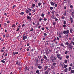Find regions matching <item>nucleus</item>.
Returning a JSON list of instances; mask_svg holds the SVG:
<instances>
[{"mask_svg": "<svg viewBox=\"0 0 74 74\" xmlns=\"http://www.w3.org/2000/svg\"><path fill=\"white\" fill-rule=\"evenodd\" d=\"M50 59L51 60H52V62H54L55 60H56V57L53 56H51L50 57Z\"/></svg>", "mask_w": 74, "mask_h": 74, "instance_id": "f257e3e1", "label": "nucleus"}, {"mask_svg": "<svg viewBox=\"0 0 74 74\" xmlns=\"http://www.w3.org/2000/svg\"><path fill=\"white\" fill-rule=\"evenodd\" d=\"M71 15H72V18L74 17V10L71 13Z\"/></svg>", "mask_w": 74, "mask_h": 74, "instance_id": "f03ea898", "label": "nucleus"}, {"mask_svg": "<svg viewBox=\"0 0 74 74\" xmlns=\"http://www.w3.org/2000/svg\"><path fill=\"white\" fill-rule=\"evenodd\" d=\"M50 52H49V49H47L46 50V55H48L49 53Z\"/></svg>", "mask_w": 74, "mask_h": 74, "instance_id": "7ed1b4c3", "label": "nucleus"}, {"mask_svg": "<svg viewBox=\"0 0 74 74\" xmlns=\"http://www.w3.org/2000/svg\"><path fill=\"white\" fill-rule=\"evenodd\" d=\"M38 58L37 57H36L35 58V61L36 62V63H38Z\"/></svg>", "mask_w": 74, "mask_h": 74, "instance_id": "20e7f679", "label": "nucleus"}, {"mask_svg": "<svg viewBox=\"0 0 74 74\" xmlns=\"http://www.w3.org/2000/svg\"><path fill=\"white\" fill-rule=\"evenodd\" d=\"M23 40H25V39H26V38H27V36H23Z\"/></svg>", "mask_w": 74, "mask_h": 74, "instance_id": "39448f33", "label": "nucleus"}, {"mask_svg": "<svg viewBox=\"0 0 74 74\" xmlns=\"http://www.w3.org/2000/svg\"><path fill=\"white\" fill-rule=\"evenodd\" d=\"M69 19L71 20V23H72L73 22V18L72 17H70L69 18Z\"/></svg>", "mask_w": 74, "mask_h": 74, "instance_id": "423d86ee", "label": "nucleus"}, {"mask_svg": "<svg viewBox=\"0 0 74 74\" xmlns=\"http://www.w3.org/2000/svg\"><path fill=\"white\" fill-rule=\"evenodd\" d=\"M43 59H45V60H48V58H47V56H45V55H44L43 56Z\"/></svg>", "mask_w": 74, "mask_h": 74, "instance_id": "0eeeda50", "label": "nucleus"}, {"mask_svg": "<svg viewBox=\"0 0 74 74\" xmlns=\"http://www.w3.org/2000/svg\"><path fill=\"white\" fill-rule=\"evenodd\" d=\"M18 53H19L18 52H15H15H13V54L14 55H17V54H18Z\"/></svg>", "mask_w": 74, "mask_h": 74, "instance_id": "6e6552de", "label": "nucleus"}, {"mask_svg": "<svg viewBox=\"0 0 74 74\" xmlns=\"http://www.w3.org/2000/svg\"><path fill=\"white\" fill-rule=\"evenodd\" d=\"M27 66H26L24 68V71H27Z\"/></svg>", "mask_w": 74, "mask_h": 74, "instance_id": "1a4fd4ad", "label": "nucleus"}, {"mask_svg": "<svg viewBox=\"0 0 74 74\" xmlns=\"http://www.w3.org/2000/svg\"><path fill=\"white\" fill-rule=\"evenodd\" d=\"M50 3L51 5H54V3L53 2L51 1L50 2Z\"/></svg>", "mask_w": 74, "mask_h": 74, "instance_id": "9d476101", "label": "nucleus"}, {"mask_svg": "<svg viewBox=\"0 0 74 74\" xmlns=\"http://www.w3.org/2000/svg\"><path fill=\"white\" fill-rule=\"evenodd\" d=\"M20 37V35L18 34V36L16 37V38H17L18 40H19V37Z\"/></svg>", "mask_w": 74, "mask_h": 74, "instance_id": "9b49d317", "label": "nucleus"}, {"mask_svg": "<svg viewBox=\"0 0 74 74\" xmlns=\"http://www.w3.org/2000/svg\"><path fill=\"white\" fill-rule=\"evenodd\" d=\"M57 57L58 58H60V54H57Z\"/></svg>", "mask_w": 74, "mask_h": 74, "instance_id": "f8f14e48", "label": "nucleus"}, {"mask_svg": "<svg viewBox=\"0 0 74 74\" xmlns=\"http://www.w3.org/2000/svg\"><path fill=\"white\" fill-rule=\"evenodd\" d=\"M36 73L38 74H40V73H39V70H37L36 71Z\"/></svg>", "mask_w": 74, "mask_h": 74, "instance_id": "ddd939ff", "label": "nucleus"}, {"mask_svg": "<svg viewBox=\"0 0 74 74\" xmlns=\"http://www.w3.org/2000/svg\"><path fill=\"white\" fill-rule=\"evenodd\" d=\"M38 67L39 69H42V66H41V65L38 66Z\"/></svg>", "mask_w": 74, "mask_h": 74, "instance_id": "4468645a", "label": "nucleus"}, {"mask_svg": "<svg viewBox=\"0 0 74 74\" xmlns=\"http://www.w3.org/2000/svg\"><path fill=\"white\" fill-rule=\"evenodd\" d=\"M27 19H29V20H30V19H31V17H30V16H28L27 17Z\"/></svg>", "mask_w": 74, "mask_h": 74, "instance_id": "2eb2a0df", "label": "nucleus"}, {"mask_svg": "<svg viewBox=\"0 0 74 74\" xmlns=\"http://www.w3.org/2000/svg\"><path fill=\"white\" fill-rule=\"evenodd\" d=\"M69 32H70V31L69 30H67L66 31V34H68V33H69Z\"/></svg>", "mask_w": 74, "mask_h": 74, "instance_id": "dca6fc26", "label": "nucleus"}, {"mask_svg": "<svg viewBox=\"0 0 74 74\" xmlns=\"http://www.w3.org/2000/svg\"><path fill=\"white\" fill-rule=\"evenodd\" d=\"M48 68V66H46L45 67V68H44V70H47V69Z\"/></svg>", "mask_w": 74, "mask_h": 74, "instance_id": "f3484780", "label": "nucleus"}, {"mask_svg": "<svg viewBox=\"0 0 74 74\" xmlns=\"http://www.w3.org/2000/svg\"><path fill=\"white\" fill-rule=\"evenodd\" d=\"M73 28H71L70 29V32L71 33H72L73 31Z\"/></svg>", "mask_w": 74, "mask_h": 74, "instance_id": "a211bd4d", "label": "nucleus"}, {"mask_svg": "<svg viewBox=\"0 0 74 74\" xmlns=\"http://www.w3.org/2000/svg\"><path fill=\"white\" fill-rule=\"evenodd\" d=\"M68 70V69H67V68H66L64 69V72H67V71Z\"/></svg>", "mask_w": 74, "mask_h": 74, "instance_id": "6ab92c4d", "label": "nucleus"}, {"mask_svg": "<svg viewBox=\"0 0 74 74\" xmlns=\"http://www.w3.org/2000/svg\"><path fill=\"white\" fill-rule=\"evenodd\" d=\"M48 73H49V71H48L47 70L46 71H45V74H48Z\"/></svg>", "mask_w": 74, "mask_h": 74, "instance_id": "aec40b11", "label": "nucleus"}, {"mask_svg": "<svg viewBox=\"0 0 74 74\" xmlns=\"http://www.w3.org/2000/svg\"><path fill=\"white\" fill-rule=\"evenodd\" d=\"M44 59H41V63H43V62H44Z\"/></svg>", "mask_w": 74, "mask_h": 74, "instance_id": "412c9836", "label": "nucleus"}, {"mask_svg": "<svg viewBox=\"0 0 74 74\" xmlns=\"http://www.w3.org/2000/svg\"><path fill=\"white\" fill-rule=\"evenodd\" d=\"M60 31H59L58 32H57V35L59 36V34H60Z\"/></svg>", "mask_w": 74, "mask_h": 74, "instance_id": "4be33fe9", "label": "nucleus"}, {"mask_svg": "<svg viewBox=\"0 0 74 74\" xmlns=\"http://www.w3.org/2000/svg\"><path fill=\"white\" fill-rule=\"evenodd\" d=\"M30 13V12H29V11L28 10H27L26 11V14H28V13Z\"/></svg>", "mask_w": 74, "mask_h": 74, "instance_id": "5701e85b", "label": "nucleus"}, {"mask_svg": "<svg viewBox=\"0 0 74 74\" xmlns=\"http://www.w3.org/2000/svg\"><path fill=\"white\" fill-rule=\"evenodd\" d=\"M63 33L64 34H66V31H64L63 32Z\"/></svg>", "mask_w": 74, "mask_h": 74, "instance_id": "b1692460", "label": "nucleus"}, {"mask_svg": "<svg viewBox=\"0 0 74 74\" xmlns=\"http://www.w3.org/2000/svg\"><path fill=\"white\" fill-rule=\"evenodd\" d=\"M65 44L66 45H69V42H67L65 43Z\"/></svg>", "mask_w": 74, "mask_h": 74, "instance_id": "393cba45", "label": "nucleus"}, {"mask_svg": "<svg viewBox=\"0 0 74 74\" xmlns=\"http://www.w3.org/2000/svg\"><path fill=\"white\" fill-rule=\"evenodd\" d=\"M48 41H47L46 42L45 45H48Z\"/></svg>", "mask_w": 74, "mask_h": 74, "instance_id": "a878e982", "label": "nucleus"}, {"mask_svg": "<svg viewBox=\"0 0 74 74\" xmlns=\"http://www.w3.org/2000/svg\"><path fill=\"white\" fill-rule=\"evenodd\" d=\"M41 5V3L40 2H39V3H38V6H40Z\"/></svg>", "mask_w": 74, "mask_h": 74, "instance_id": "bb28decb", "label": "nucleus"}, {"mask_svg": "<svg viewBox=\"0 0 74 74\" xmlns=\"http://www.w3.org/2000/svg\"><path fill=\"white\" fill-rule=\"evenodd\" d=\"M1 62H2V63H5V61L2 60H1Z\"/></svg>", "mask_w": 74, "mask_h": 74, "instance_id": "cd10ccee", "label": "nucleus"}, {"mask_svg": "<svg viewBox=\"0 0 74 74\" xmlns=\"http://www.w3.org/2000/svg\"><path fill=\"white\" fill-rule=\"evenodd\" d=\"M67 12V11L66 10H65V12L64 13V15L66 16V13Z\"/></svg>", "mask_w": 74, "mask_h": 74, "instance_id": "c85d7f7f", "label": "nucleus"}, {"mask_svg": "<svg viewBox=\"0 0 74 74\" xmlns=\"http://www.w3.org/2000/svg\"><path fill=\"white\" fill-rule=\"evenodd\" d=\"M71 73H74V70H72L71 71Z\"/></svg>", "mask_w": 74, "mask_h": 74, "instance_id": "c756f323", "label": "nucleus"}, {"mask_svg": "<svg viewBox=\"0 0 74 74\" xmlns=\"http://www.w3.org/2000/svg\"><path fill=\"white\" fill-rule=\"evenodd\" d=\"M73 46H70L69 48L70 49H71V50L73 48Z\"/></svg>", "mask_w": 74, "mask_h": 74, "instance_id": "7c9ffc66", "label": "nucleus"}, {"mask_svg": "<svg viewBox=\"0 0 74 74\" xmlns=\"http://www.w3.org/2000/svg\"><path fill=\"white\" fill-rule=\"evenodd\" d=\"M67 67V65H64V67H63V68H66V67Z\"/></svg>", "mask_w": 74, "mask_h": 74, "instance_id": "2f4dec72", "label": "nucleus"}, {"mask_svg": "<svg viewBox=\"0 0 74 74\" xmlns=\"http://www.w3.org/2000/svg\"><path fill=\"white\" fill-rule=\"evenodd\" d=\"M56 64L55 62H54L53 63V66L54 67L55 66H56Z\"/></svg>", "mask_w": 74, "mask_h": 74, "instance_id": "473e14b6", "label": "nucleus"}, {"mask_svg": "<svg viewBox=\"0 0 74 74\" xmlns=\"http://www.w3.org/2000/svg\"><path fill=\"white\" fill-rule=\"evenodd\" d=\"M71 67H69V71H70V70H71Z\"/></svg>", "mask_w": 74, "mask_h": 74, "instance_id": "72a5a7b5", "label": "nucleus"}, {"mask_svg": "<svg viewBox=\"0 0 74 74\" xmlns=\"http://www.w3.org/2000/svg\"><path fill=\"white\" fill-rule=\"evenodd\" d=\"M44 16V13H42L41 15V16L42 17H43Z\"/></svg>", "mask_w": 74, "mask_h": 74, "instance_id": "f704fd0d", "label": "nucleus"}, {"mask_svg": "<svg viewBox=\"0 0 74 74\" xmlns=\"http://www.w3.org/2000/svg\"><path fill=\"white\" fill-rule=\"evenodd\" d=\"M59 37L60 38H62V34H60L59 35Z\"/></svg>", "mask_w": 74, "mask_h": 74, "instance_id": "c9c22d12", "label": "nucleus"}, {"mask_svg": "<svg viewBox=\"0 0 74 74\" xmlns=\"http://www.w3.org/2000/svg\"><path fill=\"white\" fill-rule=\"evenodd\" d=\"M64 63H66V64L67 63V60H65V62Z\"/></svg>", "mask_w": 74, "mask_h": 74, "instance_id": "e433bc0d", "label": "nucleus"}, {"mask_svg": "<svg viewBox=\"0 0 74 74\" xmlns=\"http://www.w3.org/2000/svg\"><path fill=\"white\" fill-rule=\"evenodd\" d=\"M39 22H38V23H37V24L36 25V26H38L39 25Z\"/></svg>", "mask_w": 74, "mask_h": 74, "instance_id": "4c0bfd02", "label": "nucleus"}, {"mask_svg": "<svg viewBox=\"0 0 74 74\" xmlns=\"http://www.w3.org/2000/svg\"><path fill=\"white\" fill-rule=\"evenodd\" d=\"M53 7H51L50 8V9L51 10H53Z\"/></svg>", "mask_w": 74, "mask_h": 74, "instance_id": "58836bf2", "label": "nucleus"}, {"mask_svg": "<svg viewBox=\"0 0 74 74\" xmlns=\"http://www.w3.org/2000/svg\"><path fill=\"white\" fill-rule=\"evenodd\" d=\"M58 19H57V18H55V21H56V22H57V21H58Z\"/></svg>", "mask_w": 74, "mask_h": 74, "instance_id": "ea45409f", "label": "nucleus"}, {"mask_svg": "<svg viewBox=\"0 0 74 74\" xmlns=\"http://www.w3.org/2000/svg\"><path fill=\"white\" fill-rule=\"evenodd\" d=\"M12 27H15V25L14 24L13 25H12Z\"/></svg>", "mask_w": 74, "mask_h": 74, "instance_id": "a19ab883", "label": "nucleus"}, {"mask_svg": "<svg viewBox=\"0 0 74 74\" xmlns=\"http://www.w3.org/2000/svg\"><path fill=\"white\" fill-rule=\"evenodd\" d=\"M44 36H47V34L44 33Z\"/></svg>", "mask_w": 74, "mask_h": 74, "instance_id": "79ce46f5", "label": "nucleus"}, {"mask_svg": "<svg viewBox=\"0 0 74 74\" xmlns=\"http://www.w3.org/2000/svg\"><path fill=\"white\" fill-rule=\"evenodd\" d=\"M44 20L45 21H47V18H46L45 17H44Z\"/></svg>", "mask_w": 74, "mask_h": 74, "instance_id": "37998d69", "label": "nucleus"}, {"mask_svg": "<svg viewBox=\"0 0 74 74\" xmlns=\"http://www.w3.org/2000/svg\"><path fill=\"white\" fill-rule=\"evenodd\" d=\"M41 21H42V19L41 18H40L39 19V22H41Z\"/></svg>", "mask_w": 74, "mask_h": 74, "instance_id": "c03bdc74", "label": "nucleus"}, {"mask_svg": "<svg viewBox=\"0 0 74 74\" xmlns=\"http://www.w3.org/2000/svg\"><path fill=\"white\" fill-rule=\"evenodd\" d=\"M61 46H63V47H64V45L63 43H61L60 45Z\"/></svg>", "mask_w": 74, "mask_h": 74, "instance_id": "a18cd8bd", "label": "nucleus"}, {"mask_svg": "<svg viewBox=\"0 0 74 74\" xmlns=\"http://www.w3.org/2000/svg\"><path fill=\"white\" fill-rule=\"evenodd\" d=\"M66 59H69V56H66Z\"/></svg>", "mask_w": 74, "mask_h": 74, "instance_id": "49530a36", "label": "nucleus"}, {"mask_svg": "<svg viewBox=\"0 0 74 74\" xmlns=\"http://www.w3.org/2000/svg\"><path fill=\"white\" fill-rule=\"evenodd\" d=\"M21 15H23L24 14V12H21L20 13Z\"/></svg>", "mask_w": 74, "mask_h": 74, "instance_id": "de8ad7c7", "label": "nucleus"}, {"mask_svg": "<svg viewBox=\"0 0 74 74\" xmlns=\"http://www.w3.org/2000/svg\"><path fill=\"white\" fill-rule=\"evenodd\" d=\"M66 27V25L65 24H64V25H63V27Z\"/></svg>", "mask_w": 74, "mask_h": 74, "instance_id": "09e8293b", "label": "nucleus"}, {"mask_svg": "<svg viewBox=\"0 0 74 74\" xmlns=\"http://www.w3.org/2000/svg\"><path fill=\"white\" fill-rule=\"evenodd\" d=\"M64 24H65V25H66V20H65L64 22Z\"/></svg>", "mask_w": 74, "mask_h": 74, "instance_id": "8fccbe9b", "label": "nucleus"}, {"mask_svg": "<svg viewBox=\"0 0 74 74\" xmlns=\"http://www.w3.org/2000/svg\"><path fill=\"white\" fill-rule=\"evenodd\" d=\"M27 8V9H28V10H29V11H32V9H30L28 8Z\"/></svg>", "mask_w": 74, "mask_h": 74, "instance_id": "3c124183", "label": "nucleus"}, {"mask_svg": "<svg viewBox=\"0 0 74 74\" xmlns=\"http://www.w3.org/2000/svg\"><path fill=\"white\" fill-rule=\"evenodd\" d=\"M53 25H56V22H54L53 24Z\"/></svg>", "mask_w": 74, "mask_h": 74, "instance_id": "603ef678", "label": "nucleus"}, {"mask_svg": "<svg viewBox=\"0 0 74 74\" xmlns=\"http://www.w3.org/2000/svg\"><path fill=\"white\" fill-rule=\"evenodd\" d=\"M7 25V23H4V26H6V25Z\"/></svg>", "mask_w": 74, "mask_h": 74, "instance_id": "864d4df0", "label": "nucleus"}, {"mask_svg": "<svg viewBox=\"0 0 74 74\" xmlns=\"http://www.w3.org/2000/svg\"><path fill=\"white\" fill-rule=\"evenodd\" d=\"M56 16H57V17H58V16H59V14H56Z\"/></svg>", "mask_w": 74, "mask_h": 74, "instance_id": "5fc2aeb1", "label": "nucleus"}, {"mask_svg": "<svg viewBox=\"0 0 74 74\" xmlns=\"http://www.w3.org/2000/svg\"><path fill=\"white\" fill-rule=\"evenodd\" d=\"M7 55H8V54H7V53H6L5 54V56H7Z\"/></svg>", "mask_w": 74, "mask_h": 74, "instance_id": "6e6d98bb", "label": "nucleus"}, {"mask_svg": "<svg viewBox=\"0 0 74 74\" xmlns=\"http://www.w3.org/2000/svg\"><path fill=\"white\" fill-rule=\"evenodd\" d=\"M54 4H55V7H57V4H55V3H54Z\"/></svg>", "mask_w": 74, "mask_h": 74, "instance_id": "4d7b16f0", "label": "nucleus"}, {"mask_svg": "<svg viewBox=\"0 0 74 74\" xmlns=\"http://www.w3.org/2000/svg\"><path fill=\"white\" fill-rule=\"evenodd\" d=\"M32 6L33 7H34V6H35V4H33Z\"/></svg>", "mask_w": 74, "mask_h": 74, "instance_id": "13d9d810", "label": "nucleus"}, {"mask_svg": "<svg viewBox=\"0 0 74 74\" xmlns=\"http://www.w3.org/2000/svg\"><path fill=\"white\" fill-rule=\"evenodd\" d=\"M62 57H60V60H62Z\"/></svg>", "mask_w": 74, "mask_h": 74, "instance_id": "bf43d9fd", "label": "nucleus"}, {"mask_svg": "<svg viewBox=\"0 0 74 74\" xmlns=\"http://www.w3.org/2000/svg\"><path fill=\"white\" fill-rule=\"evenodd\" d=\"M30 74H33V71H31L30 73Z\"/></svg>", "mask_w": 74, "mask_h": 74, "instance_id": "052dcab7", "label": "nucleus"}, {"mask_svg": "<svg viewBox=\"0 0 74 74\" xmlns=\"http://www.w3.org/2000/svg\"><path fill=\"white\" fill-rule=\"evenodd\" d=\"M50 14V12H48L47 13V15H49Z\"/></svg>", "mask_w": 74, "mask_h": 74, "instance_id": "680f3d73", "label": "nucleus"}, {"mask_svg": "<svg viewBox=\"0 0 74 74\" xmlns=\"http://www.w3.org/2000/svg\"><path fill=\"white\" fill-rule=\"evenodd\" d=\"M51 68L52 69H53V66H51Z\"/></svg>", "mask_w": 74, "mask_h": 74, "instance_id": "e2e57ef3", "label": "nucleus"}, {"mask_svg": "<svg viewBox=\"0 0 74 74\" xmlns=\"http://www.w3.org/2000/svg\"><path fill=\"white\" fill-rule=\"evenodd\" d=\"M3 38H5V35L4 34L3 35Z\"/></svg>", "mask_w": 74, "mask_h": 74, "instance_id": "0e129e2a", "label": "nucleus"}, {"mask_svg": "<svg viewBox=\"0 0 74 74\" xmlns=\"http://www.w3.org/2000/svg\"><path fill=\"white\" fill-rule=\"evenodd\" d=\"M25 24H23L22 25V27H24V26H25Z\"/></svg>", "mask_w": 74, "mask_h": 74, "instance_id": "69168bd1", "label": "nucleus"}, {"mask_svg": "<svg viewBox=\"0 0 74 74\" xmlns=\"http://www.w3.org/2000/svg\"><path fill=\"white\" fill-rule=\"evenodd\" d=\"M41 56H38V58L39 59H41Z\"/></svg>", "mask_w": 74, "mask_h": 74, "instance_id": "338daca9", "label": "nucleus"}, {"mask_svg": "<svg viewBox=\"0 0 74 74\" xmlns=\"http://www.w3.org/2000/svg\"><path fill=\"white\" fill-rule=\"evenodd\" d=\"M33 30V28H32L30 30L31 32H32Z\"/></svg>", "mask_w": 74, "mask_h": 74, "instance_id": "774afa93", "label": "nucleus"}]
</instances>
